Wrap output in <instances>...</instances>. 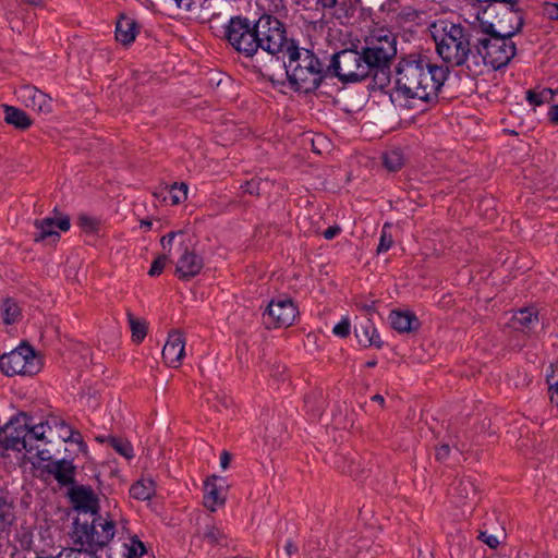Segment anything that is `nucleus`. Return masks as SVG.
<instances>
[{"label": "nucleus", "mask_w": 558, "mask_h": 558, "mask_svg": "<svg viewBox=\"0 0 558 558\" xmlns=\"http://www.w3.org/2000/svg\"><path fill=\"white\" fill-rule=\"evenodd\" d=\"M231 461V454L227 451H223L220 456V465L223 470H226L229 466V463Z\"/></svg>", "instance_id": "obj_55"}, {"label": "nucleus", "mask_w": 558, "mask_h": 558, "mask_svg": "<svg viewBox=\"0 0 558 558\" xmlns=\"http://www.w3.org/2000/svg\"><path fill=\"white\" fill-rule=\"evenodd\" d=\"M4 121L19 130H26L32 125V119L22 109L3 105Z\"/></svg>", "instance_id": "obj_26"}, {"label": "nucleus", "mask_w": 558, "mask_h": 558, "mask_svg": "<svg viewBox=\"0 0 558 558\" xmlns=\"http://www.w3.org/2000/svg\"><path fill=\"white\" fill-rule=\"evenodd\" d=\"M437 54L450 66L466 65L472 70L470 39L460 24L437 21L430 26Z\"/></svg>", "instance_id": "obj_3"}, {"label": "nucleus", "mask_w": 558, "mask_h": 558, "mask_svg": "<svg viewBox=\"0 0 558 558\" xmlns=\"http://www.w3.org/2000/svg\"><path fill=\"white\" fill-rule=\"evenodd\" d=\"M355 306L364 312H366L368 315L373 314L376 311V300H365L363 296H359L354 301Z\"/></svg>", "instance_id": "obj_45"}, {"label": "nucleus", "mask_w": 558, "mask_h": 558, "mask_svg": "<svg viewBox=\"0 0 558 558\" xmlns=\"http://www.w3.org/2000/svg\"><path fill=\"white\" fill-rule=\"evenodd\" d=\"M337 0H317V4L326 9H331L336 5Z\"/></svg>", "instance_id": "obj_58"}, {"label": "nucleus", "mask_w": 558, "mask_h": 558, "mask_svg": "<svg viewBox=\"0 0 558 558\" xmlns=\"http://www.w3.org/2000/svg\"><path fill=\"white\" fill-rule=\"evenodd\" d=\"M50 423H51V428L54 427L59 432V435L61 433H65L66 429H73L70 425H68L65 423V421L58 418V417L50 418Z\"/></svg>", "instance_id": "obj_49"}, {"label": "nucleus", "mask_w": 558, "mask_h": 558, "mask_svg": "<svg viewBox=\"0 0 558 558\" xmlns=\"http://www.w3.org/2000/svg\"><path fill=\"white\" fill-rule=\"evenodd\" d=\"M222 29L223 39L239 54L251 59L258 52L254 21L243 15L231 16Z\"/></svg>", "instance_id": "obj_6"}, {"label": "nucleus", "mask_w": 558, "mask_h": 558, "mask_svg": "<svg viewBox=\"0 0 558 558\" xmlns=\"http://www.w3.org/2000/svg\"><path fill=\"white\" fill-rule=\"evenodd\" d=\"M480 539L483 541L490 548H496L499 544L497 537L492 534H488L487 532H482L480 534Z\"/></svg>", "instance_id": "obj_50"}, {"label": "nucleus", "mask_w": 558, "mask_h": 558, "mask_svg": "<svg viewBox=\"0 0 558 558\" xmlns=\"http://www.w3.org/2000/svg\"><path fill=\"white\" fill-rule=\"evenodd\" d=\"M151 225L153 222L150 220H142L140 226L144 231H148L151 228Z\"/></svg>", "instance_id": "obj_59"}, {"label": "nucleus", "mask_w": 558, "mask_h": 558, "mask_svg": "<svg viewBox=\"0 0 558 558\" xmlns=\"http://www.w3.org/2000/svg\"><path fill=\"white\" fill-rule=\"evenodd\" d=\"M177 251L181 253L177 262V270L184 277L197 276L203 268V259L193 251H189L183 241L178 243Z\"/></svg>", "instance_id": "obj_17"}, {"label": "nucleus", "mask_w": 558, "mask_h": 558, "mask_svg": "<svg viewBox=\"0 0 558 558\" xmlns=\"http://www.w3.org/2000/svg\"><path fill=\"white\" fill-rule=\"evenodd\" d=\"M26 1H27L28 3H31V4H35V5H37V4H39V3L41 2V0H26Z\"/></svg>", "instance_id": "obj_64"}, {"label": "nucleus", "mask_w": 558, "mask_h": 558, "mask_svg": "<svg viewBox=\"0 0 558 558\" xmlns=\"http://www.w3.org/2000/svg\"><path fill=\"white\" fill-rule=\"evenodd\" d=\"M547 384L549 391V399L551 403H554L558 408V377L553 375H547Z\"/></svg>", "instance_id": "obj_44"}, {"label": "nucleus", "mask_w": 558, "mask_h": 558, "mask_svg": "<svg viewBox=\"0 0 558 558\" xmlns=\"http://www.w3.org/2000/svg\"><path fill=\"white\" fill-rule=\"evenodd\" d=\"M0 368L7 376H32L40 371L41 362L35 350L23 343L10 353L0 356Z\"/></svg>", "instance_id": "obj_9"}, {"label": "nucleus", "mask_w": 558, "mask_h": 558, "mask_svg": "<svg viewBox=\"0 0 558 558\" xmlns=\"http://www.w3.org/2000/svg\"><path fill=\"white\" fill-rule=\"evenodd\" d=\"M282 58L289 81L296 90L311 93L319 87L324 68L312 51L291 45Z\"/></svg>", "instance_id": "obj_4"}, {"label": "nucleus", "mask_w": 558, "mask_h": 558, "mask_svg": "<svg viewBox=\"0 0 558 558\" xmlns=\"http://www.w3.org/2000/svg\"><path fill=\"white\" fill-rule=\"evenodd\" d=\"M3 535L4 534H0V558H2V555L5 551V543H4V539H3Z\"/></svg>", "instance_id": "obj_62"}, {"label": "nucleus", "mask_w": 558, "mask_h": 558, "mask_svg": "<svg viewBox=\"0 0 558 558\" xmlns=\"http://www.w3.org/2000/svg\"><path fill=\"white\" fill-rule=\"evenodd\" d=\"M538 324V313L534 307H524L514 312L507 323L513 330L529 332Z\"/></svg>", "instance_id": "obj_19"}, {"label": "nucleus", "mask_w": 558, "mask_h": 558, "mask_svg": "<svg viewBox=\"0 0 558 558\" xmlns=\"http://www.w3.org/2000/svg\"><path fill=\"white\" fill-rule=\"evenodd\" d=\"M450 497L457 506L475 501L476 487L474 482L470 477L458 480L450 489Z\"/></svg>", "instance_id": "obj_21"}, {"label": "nucleus", "mask_w": 558, "mask_h": 558, "mask_svg": "<svg viewBox=\"0 0 558 558\" xmlns=\"http://www.w3.org/2000/svg\"><path fill=\"white\" fill-rule=\"evenodd\" d=\"M296 316V307L290 299L272 300L265 313L263 322L267 328H280L290 326Z\"/></svg>", "instance_id": "obj_11"}, {"label": "nucleus", "mask_w": 558, "mask_h": 558, "mask_svg": "<svg viewBox=\"0 0 558 558\" xmlns=\"http://www.w3.org/2000/svg\"><path fill=\"white\" fill-rule=\"evenodd\" d=\"M369 75L373 76L374 87L378 89L386 88L390 83V70L388 64L372 66Z\"/></svg>", "instance_id": "obj_31"}, {"label": "nucleus", "mask_w": 558, "mask_h": 558, "mask_svg": "<svg viewBox=\"0 0 558 558\" xmlns=\"http://www.w3.org/2000/svg\"><path fill=\"white\" fill-rule=\"evenodd\" d=\"M126 558H142L146 553V547L136 536L130 538L129 543H124Z\"/></svg>", "instance_id": "obj_35"}, {"label": "nucleus", "mask_w": 558, "mask_h": 558, "mask_svg": "<svg viewBox=\"0 0 558 558\" xmlns=\"http://www.w3.org/2000/svg\"><path fill=\"white\" fill-rule=\"evenodd\" d=\"M36 232L34 234L35 242L49 240L56 243L60 239L59 231L66 232L70 230L71 221L68 215H56L53 217H45L34 222Z\"/></svg>", "instance_id": "obj_12"}, {"label": "nucleus", "mask_w": 558, "mask_h": 558, "mask_svg": "<svg viewBox=\"0 0 558 558\" xmlns=\"http://www.w3.org/2000/svg\"><path fill=\"white\" fill-rule=\"evenodd\" d=\"M284 550L288 556H292L298 551V546L292 541H288L284 545Z\"/></svg>", "instance_id": "obj_56"}, {"label": "nucleus", "mask_w": 558, "mask_h": 558, "mask_svg": "<svg viewBox=\"0 0 558 558\" xmlns=\"http://www.w3.org/2000/svg\"><path fill=\"white\" fill-rule=\"evenodd\" d=\"M60 438L64 442H75L81 446L84 445L83 437H82L81 433L77 430H74V429H66L65 433H61Z\"/></svg>", "instance_id": "obj_46"}, {"label": "nucleus", "mask_w": 558, "mask_h": 558, "mask_svg": "<svg viewBox=\"0 0 558 558\" xmlns=\"http://www.w3.org/2000/svg\"><path fill=\"white\" fill-rule=\"evenodd\" d=\"M169 262V257L167 254H162V255H159L158 257H156L149 269H148V275L150 277H157V276H160L165 269V267L167 266Z\"/></svg>", "instance_id": "obj_42"}, {"label": "nucleus", "mask_w": 558, "mask_h": 558, "mask_svg": "<svg viewBox=\"0 0 558 558\" xmlns=\"http://www.w3.org/2000/svg\"><path fill=\"white\" fill-rule=\"evenodd\" d=\"M15 522V499L9 494L0 495V534L9 535Z\"/></svg>", "instance_id": "obj_20"}, {"label": "nucleus", "mask_w": 558, "mask_h": 558, "mask_svg": "<svg viewBox=\"0 0 558 558\" xmlns=\"http://www.w3.org/2000/svg\"><path fill=\"white\" fill-rule=\"evenodd\" d=\"M383 162L387 170L395 172L403 167L404 157L400 149H391L384 154Z\"/></svg>", "instance_id": "obj_32"}, {"label": "nucleus", "mask_w": 558, "mask_h": 558, "mask_svg": "<svg viewBox=\"0 0 558 558\" xmlns=\"http://www.w3.org/2000/svg\"><path fill=\"white\" fill-rule=\"evenodd\" d=\"M365 365H366V367H375L377 365V361L376 360L367 361Z\"/></svg>", "instance_id": "obj_63"}, {"label": "nucleus", "mask_w": 558, "mask_h": 558, "mask_svg": "<svg viewBox=\"0 0 558 558\" xmlns=\"http://www.w3.org/2000/svg\"><path fill=\"white\" fill-rule=\"evenodd\" d=\"M110 444L112 448L119 452L122 457L126 459H132L134 457L133 448L129 441L119 439V438H112L110 440Z\"/></svg>", "instance_id": "obj_41"}, {"label": "nucleus", "mask_w": 558, "mask_h": 558, "mask_svg": "<svg viewBox=\"0 0 558 558\" xmlns=\"http://www.w3.org/2000/svg\"><path fill=\"white\" fill-rule=\"evenodd\" d=\"M117 532V524L108 514H97L90 519L76 517L69 535L74 546L98 550L107 546Z\"/></svg>", "instance_id": "obj_5"}, {"label": "nucleus", "mask_w": 558, "mask_h": 558, "mask_svg": "<svg viewBox=\"0 0 558 558\" xmlns=\"http://www.w3.org/2000/svg\"><path fill=\"white\" fill-rule=\"evenodd\" d=\"M547 116L550 122L558 124V102L550 106Z\"/></svg>", "instance_id": "obj_54"}, {"label": "nucleus", "mask_w": 558, "mask_h": 558, "mask_svg": "<svg viewBox=\"0 0 558 558\" xmlns=\"http://www.w3.org/2000/svg\"><path fill=\"white\" fill-rule=\"evenodd\" d=\"M17 315V310L15 306H11L8 302L5 303V316L4 322L5 324H11L15 322Z\"/></svg>", "instance_id": "obj_51"}, {"label": "nucleus", "mask_w": 558, "mask_h": 558, "mask_svg": "<svg viewBox=\"0 0 558 558\" xmlns=\"http://www.w3.org/2000/svg\"><path fill=\"white\" fill-rule=\"evenodd\" d=\"M327 73L344 83L359 82L369 75L371 68L363 52L344 49L332 56Z\"/></svg>", "instance_id": "obj_7"}, {"label": "nucleus", "mask_w": 558, "mask_h": 558, "mask_svg": "<svg viewBox=\"0 0 558 558\" xmlns=\"http://www.w3.org/2000/svg\"><path fill=\"white\" fill-rule=\"evenodd\" d=\"M505 17L511 23L509 27L500 25L497 36L477 39L476 53L471 57V71L473 73H482V66L499 70L506 66L515 56L517 47L512 37L521 31L523 20L518 12L512 10L508 11Z\"/></svg>", "instance_id": "obj_2"}, {"label": "nucleus", "mask_w": 558, "mask_h": 558, "mask_svg": "<svg viewBox=\"0 0 558 558\" xmlns=\"http://www.w3.org/2000/svg\"><path fill=\"white\" fill-rule=\"evenodd\" d=\"M128 320L130 325V329L132 331V339L136 343H141L147 333V328L145 322L136 318L132 313H128Z\"/></svg>", "instance_id": "obj_33"}, {"label": "nucleus", "mask_w": 558, "mask_h": 558, "mask_svg": "<svg viewBox=\"0 0 558 558\" xmlns=\"http://www.w3.org/2000/svg\"><path fill=\"white\" fill-rule=\"evenodd\" d=\"M69 497L74 510L78 512L77 517L90 519L99 514V498L90 487L74 486L70 489Z\"/></svg>", "instance_id": "obj_13"}, {"label": "nucleus", "mask_w": 558, "mask_h": 558, "mask_svg": "<svg viewBox=\"0 0 558 558\" xmlns=\"http://www.w3.org/2000/svg\"><path fill=\"white\" fill-rule=\"evenodd\" d=\"M255 182L252 180V181H248L246 182L244 185H242L243 190L250 194H254L256 192V186H255Z\"/></svg>", "instance_id": "obj_57"}, {"label": "nucleus", "mask_w": 558, "mask_h": 558, "mask_svg": "<svg viewBox=\"0 0 558 558\" xmlns=\"http://www.w3.org/2000/svg\"><path fill=\"white\" fill-rule=\"evenodd\" d=\"M0 444L5 449L16 451L25 450L27 452V424L22 423L21 420H11L0 432Z\"/></svg>", "instance_id": "obj_14"}, {"label": "nucleus", "mask_w": 558, "mask_h": 558, "mask_svg": "<svg viewBox=\"0 0 558 558\" xmlns=\"http://www.w3.org/2000/svg\"><path fill=\"white\" fill-rule=\"evenodd\" d=\"M185 355V338L183 333L173 329L169 332L166 344L162 349V359L171 367H179Z\"/></svg>", "instance_id": "obj_16"}, {"label": "nucleus", "mask_w": 558, "mask_h": 558, "mask_svg": "<svg viewBox=\"0 0 558 558\" xmlns=\"http://www.w3.org/2000/svg\"><path fill=\"white\" fill-rule=\"evenodd\" d=\"M130 494L138 500H148L155 494V483L150 478H142L133 484Z\"/></svg>", "instance_id": "obj_29"}, {"label": "nucleus", "mask_w": 558, "mask_h": 558, "mask_svg": "<svg viewBox=\"0 0 558 558\" xmlns=\"http://www.w3.org/2000/svg\"><path fill=\"white\" fill-rule=\"evenodd\" d=\"M392 245H393V236L390 233V225L385 223L383 226V229L380 232L379 243L377 246V253L378 254L386 253L392 247Z\"/></svg>", "instance_id": "obj_38"}, {"label": "nucleus", "mask_w": 558, "mask_h": 558, "mask_svg": "<svg viewBox=\"0 0 558 558\" xmlns=\"http://www.w3.org/2000/svg\"><path fill=\"white\" fill-rule=\"evenodd\" d=\"M46 471L62 486L74 483L75 465L71 460L59 459L50 461L46 465Z\"/></svg>", "instance_id": "obj_18"}, {"label": "nucleus", "mask_w": 558, "mask_h": 558, "mask_svg": "<svg viewBox=\"0 0 558 558\" xmlns=\"http://www.w3.org/2000/svg\"><path fill=\"white\" fill-rule=\"evenodd\" d=\"M420 17V13L412 7H403L401 8L392 19L396 20V23L402 26L405 23L415 22Z\"/></svg>", "instance_id": "obj_36"}, {"label": "nucleus", "mask_w": 558, "mask_h": 558, "mask_svg": "<svg viewBox=\"0 0 558 558\" xmlns=\"http://www.w3.org/2000/svg\"><path fill=\"white\" fill-rule=\"evenodd\" d=\"M372 401L377 402L380 405H383L385 403V399H384V397L381 395H374L372 397Z\"/></svg>", "instance_id": "obj_61"}, {"label": "nucleus", "mask_w": 558, "mask_h": 558, "mask_svg": "<svg viewBox=\"0 0 558 558\" xmlns=\"http://www.w3.org/2000/svg\"><path fill=\"white\" fill-rule=\"evenodd\" d=\"M77 226L82 229V231L86 233H93L98 230L99 220L87 214H80L77 216Z\"/></svg>", "instance_id": "obj_39"}, {"label": "nucleus", "mask_w": 558, "mask_h": 558, "mask_svg": "<svg viewBox=\"0 0 558 558\" xmlns=\"http://www.w3.org/2000/svg\"><path fill=\"white\" fill-rule=\"evenodd\" d=\"M332 332L340 338L348 337L350 335V320L344 317L333 327Z\"/></svg>", "instance_id": "obj_47"}, {"label": "nucleus", "mask_w": 558, "mask_h": 558, "mask_svg": "<svg viewBox=\"0 0 558 558\" xmlns=\"http://www.w3.org/2000/svg\"><path fill=\"white\" fill-rule=\"evenodd\" d=\"M51 429L50 420H47L45 423H39L33 426L27 425V440L28 447L27 452L36 451L37 456L41 460H49V456H47V451L39 450V447L35 445L36 441H43L45 439V434L47 429Z\"/></svg>", "instance_id": "obj_22"}, {"label": "nucleus", "mask_w": 558, "mask_h": 558, "mask_svg": "<svg viewBox=\"0 0 558 558\" xmlns=\"http://www.w3.org/2000/svg\"><path fill=\"white\" fill-rule=\"evenodd\" d=\"M355 336L364 347L374 345L380 348L383 344L377 329L369 319L364 325H361L360 328H355Z\"/></svg>", "instance_id": "obj_27"}, {"label": "nucleus", "mask_w": 558, "mask_h": 558, "mask_svg": "<svg viewBox=\"0 0 558 558\" xmlns=\"http://www.w3.org/2000/svg\"><path fill=\"white\" fill-rule=\"evenodd\" d=\"M189 186L187 184L173 183L161 191L163 201L172 206L179 205L187 199Z\"/></svg>", "instance_id": "obj_28"}, {"label": "nucleus", "mask_w": 558, "mask_h": 558, "mask_svg": "<svg viewBox=\"0 0 558 558\" xmlns=\"http://www.w3.org/2000/svg\"><path fill=\"white\" fill-rule=\"evenodd\" d=\"M494 199L493 198H484L481 201L480 203V206H486V207H490L494 205Z\"/></svg>", "instance_id": "obj_60"}, {"label": "nucleus", "mask_w": 558, "mask_h": 558, "mask_svg": "<svg viewBox=\"0 0 558 558\" xmlns=\"http://www.w3.org/2000/svg\"><path fill=\"white\" fill-rule=\"evenodd\" d=\"M397 53L396 36L388 29L374 32L363 50V54L372 69L374 65H386Z\"/></svg>", "instance_id": "obj_10"}, {"label": "nucleus", "mask_w": 558, "mask_h": 558, "mask_svg": "<svg viewBox=\"0 0 558 558\" xmlns=\"http://www.w3.org/2000/svg\"><path fill=\"white\" fill-rule=\"evenodd\" d=\"M502 25V22L499 21L498 24H493L488 21H484L483 17L477 15L476 23L474 24V28L483 34V37L497 36L499 26Z\"/></svg>", "instance_id": "obj_37"}, {"label": "nucleus", "mask_w": 558, "mask_h": 558, "mask_svg": "<svg viewBox=\"0 0 558 558\" xmlns=\"http://www.w3.org/2000/svg\"><path fill=\"white\" fill-rule=\"evenodd\" d=\"M202 536L210 545L221 544V541L226 538L225 533L213 521L205 524Z\"/></svg>", "instance_id": "obj_34"}, {"label": "nucleus", "mask_w": 558, "mask_h": 558, "mask_svg": "<svg viewBox=\"0 0 558 558\" xmlns=\"http://www.w3.org/2000/svg\"><path fill=\"white\" fill-rule=\"evenodd\" d=\"M554 92L549 88L529 89L526 100L531 106L538 107L554 99Z\"/></svg>", "instance_id": "obj_30"}, {"label": "nucleus", "mask_w": 558, "mask_h": 558, "mask_svg": "<svg viewBox=\"0 0 558 558\" xmlns=\"http://www.w3.org/2000/svg\"><path fill=\"white\" fill-rule=\"evenodd\" d=\"M183 236H184V233L181 231H178V232L171 231V232L167 233L166 235H163L160 239L161 247L165 251L163 254H167L168 256L171 255V250H172L175 239L180 238L182 240Z\"/></svg>", "instance_id": "obj_43"}, {"label": "nucleus", "mask_w": 558, "mask_h": 558, "mask_svg": "<svg viewBox=\"0 0 558 558\" xmlns=\"http://www.w3.org/2000/svg\"><path fill=\"white\" fill-rule=\"evenodd\" d=\"M95 549L85 548V547H76L70 548L63 554H60V558H100L96 555Z\"/></svg>", "instance_id": "obj_40"}, {"label": "nucleus", "mask_w": 558, "mask_h": 558, "mask_svg": "<svg viewBox=\"0 0 558 558\" xmlns=\"http://www.w3.org/2000/svg\"><path fill=\"white\" fill-rule=\"evenodd\" d=\"M389 322L398 332H410L418 327L417 317L409 311H391Z\"/></svg>", "instance_id": "obj_23"}, {"label": "nucleus", "mask_w": 558, "mask_h": 558, "mask_svg": "<svg viewBox=\"0 0 558 558\" xmlns=\"http://www.w3.org/2000/svg\"><path fill=\"white\" fill-rule=\"evenodd\" d=\"M448 68L426 57L402 59L396 71V86L390 93L393 106L401 110L424 111L437 97L448 76Z\"/></svg>", "instance_id": "obj_1"}, {"label": "nucleus", "mask_w": 558, "mask_h": 558, "mask_svg": "<svg viewBox=\"0 0 558 558\" xmlns=\"http://www.w3.org/2000/svg\"><path fill=\"white\" fill-rule=\"evenodd\" d=\"M138 27L134 19L130 16H121L116 26V39L123 44L130 45L136 38Z\"/></svg>", "instance_id": "obj_24"}, {"label": "nucleus", "mask_w": 558, "mask_h": 558, "mask_svg": "<svg viewBox=\"0 0 558 558\" xmlns=\"http://www.w3.org/2000/svg\"><path fill=\"white\" fill-rule=\"evenodd\" d=\"M340 232L341 228L339 226H331L323 232V235L326 240H332L333 238L339 235Z\"/></svg>", "instance_id": "obj_52"}, {"label": "nucleus", "mask_w": 558, "mask_h": 558, "mask_svg": "<svg viewBox=\"0 0 558 558\" xmlns=\"http://www.w3.org/2000/svg\"><path fill=\"white\" fill-rule=\"evenodd\" d=\"M16 95L26 108L40 113H49L51 111V98L35 86H22L16 92Z\"/></svg>", "instance_id": "obj_15"}, {"label": "nucleus", "mask_w": 558, "mask_h": 558, "mask_svg": "<svg viewBox=\"0 0 558 558\" xmlns=\"http://www.w3.org/2000/svg\"><path fill=\"white\" fill-rule=\"evenodd\" d=\"M450 453V447L448 445H441L436 449V459L444 461Z\"/></svg>", "instance_id": "obj_53"}, {"label": "nucleus", "mask_w": 558, "mask_h": 558, "mask_svg": "<svg viewBox=\"0 0 558 558\" xmlns=\"http://www.w3.org/2000/svg\"><path fill=\"white\" fill-rule=\"evenodd\" d=\"M217 477L205 482L204 505L210 511H216L218 506H222L226 501L225 489L217 486Z\"/></svg>", "instance_id": "obj_25"}, {"label": "nucleus", "mask_w": 558, "mask_h": 558, "mask_svg": "<svg viewBox=\"0 0 558 558\" xmlns=\"http://www.w3.org/2000/svg\"><path fill=\"white\" fill-rule=\"evenodd\" d=\"M544 14L550 20L558 21V3L557 2H545L543 7Z\"/></svg>", "instance_id": "obj_48"}, {"label": "nucleus", "mask_w": 558, "mask_h": 558, "mask_svg": "<svg viewBox=\"0 0 558 558\" xmlns=\"http://www.w3.org/2000/svg\"><path fill=\"white\" fill-rule=\"evenodd\" d=\"M258 50L262 49L271 56L284 54L289 43L283 23L277 17L264 14L255 22Z\"/></svg>", "instance_id": "obj_8"}]
</instances>
